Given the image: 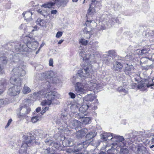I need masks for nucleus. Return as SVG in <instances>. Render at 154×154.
<instances>
[{
	"label": "nucleus",
	"instance_id": "nucleus-47",
	"mask_svg": "<svg viewBox=\"0 0 154 154\" xmlns=\"http://www.w3.org/2000/svg\"><path fill=\"white\" fill-rule=\"evenodd\" d=\"M20 112L18 113L17 114V116L18 118H22L24 117H25V116L23 114V113L19 111Z\"/></svg>",
	"mask_w": 154,
	"mask_h": 154
},
{
	"label": "nucleus",
	"instance_id": "nucleus-24",
	"mask_svg": "<svg viewBox=\"0 0 154 154\" xmlns=\"http://www.w3.org/2000/svg\"><path fill=\"white\" fill-rule=\"evenodd\" d=\"M96 98V97L94 94H87L84 98V101L87 102L88 103H90L89 101L92 102Z\"/></svg>",
	"mask_w": 154,
	"mask_h": 154
},
{
	"label": "nucleus",
	"instance_id": "nucleus-45",
	"mask_svg": "<svg viewBox=\"0 0 154 154\" xmlns=\"http://www.w3.org/2000/svg\"><path fill=\"white\" fill-rule=\"evenodd\" d=\"M53 142V141L50 139H46L45 141L46 144L49 146H52Z\"/></svg>",
	"mask_w": 154,
	"mask_h": 154
},
{
	"label": "nucleus",
	"instance_id": "nucleus-58",
	"mask_svg": "<svg viewBox=\"0 0 154 154\" xmlns=\"http://www.w3.org/2000/svg\"><path fill=\"white\" fill-rule=\"evenodd\" d=\"M53 60L52 59H50L49 62V64L50 66H53Z\"/></svg>",
	"mask_w": 154,
	"mask_h": 154
},
{
	"label": "nucleus",
	"instance_id": "nucleus-41",
	"mask_svg": "<svg viewBox=\"0 0 154 154\" xmlns=\"http://www.w3.org/2000/svg\"><path fill=\"white\" fill-rule=\"evenodd\" d=\"M149 51V49L144 48L140 51L139 53L140 54L143 55V54L148 53Z\"/></svg>",
	"mask_w": 154,
	"mask_h": 154
},
{
	"label": "nucleus",
	"instance_id": "nucleus-27",
	"mask_svg": "<svg viewBox=\"0 0 154 154\" xmlns=\"http://www.w3.org/2000/svg\"><path fill=\"white\" fill-rule=\"evenodd\" d=\"M98 104V102L97 99H95L94 102L92 103H89V108L90 109L95 110L97 108V106Z\"/></svg>",
	"mask_w": 154,
	"mask_h": 154
},
{
	"label": "nucleus",
	"instance_id": "nucleus-3",
	"mask_svg": "<svg viewBox=\"0 0 154 154\" xmlns=\"http://www.w3.org/2000/svg\"><path fill=\"white\" fill-rule=\"evenodd\" d=\"M25 136V139L23 141L22 145L19 151L20 153L21 154H28L27 151V148L38 143L33 135L30 134L28 137Z\"/></svg>",
	"mask_w": 154,
	"mask_h": 154
},
{
	"label": "nucleus",
	"instance_id": "nucleus-61",
	"mask_svg": "<svg viewBox=\"0 0 154 154\" xmlns=\"http://www.w3.org/2000/svg\"><path fill=\"white\" fill-rule=\"evenodd\" d=\"M4 100L0 98V106L4 104Z\"/></svg>",
	"mask_w": 154,
	"mask_h": 154
},
{
	"label": "nucleus",
	"instance_id": "nucleus-7",
	"mask_svg": "<svg viewBox=\"0 0 154 154\" xmlns=\"http://www.w3.org/2000/svg\"><path fill=\"white\" fill-rule=\"evenodd\" d=\"M92 22L91 20H87L86 22V24L87 26L83 30L84 36V37L86 39L90 38H91V35H92L93 32H92L93 29L92 28H91L89 27L90 25L91 26V24L89 23H91Z\"/></svg>",
	"mask_w": 154,
	"mask_h": 154
},
{
	"label": "nucleus",
	"instance_id": "nucleus-35",
	"mask_svg": "<svg viewBox=\"0 0 154 154\" xmlns=\"http://www.w3.org/2000/svg\"><path fill=\"white\" fill-rule=\"evenodd\" d=\"M55 5V0H53V2H51L46 4H44L42 6L45 8H50L52 6Z\"/></svg>",
	"mask_w": 154,
	"mask_h": 154
},
{
	"label": "nucleus",
	"instance_id": "nucleus-62",
	"mask_svg": "<svg viewBox=\"0 0 154 154\" xmlns=\"http://www.w3.org/2000/svg\"><path fill=\"white\" fill-rule=\"evenodd\" d=\"M5 87H3V89H0V94H1L5 90Z\"/></svg>",
	"mask_w": 154,
	"mask_h": 154
},
{
	"label": "nucleus",
	"instance_id": "nucleus-19",
	"mask_svg": "<svg viewBox=\"0 0 154 154\" xmlns=\"http://www.w3.org/2000/svg\"><path fill=\"white\" fill-rule=\"evenodd\" d=\"M81 122L74 119H71L69 120V124L70 127L73 128L75 127H78L81 125Z\"/></svg>",
	"mask_w": 154,
	"mask_h": 154
},
{
	"label": "nucleus",
	"instance_id": "nucleus-9",
	"mask_svg": "<svg viewBox=\"0 0 154 154\" xmlns=\"http://www.w3.org/2000/svg\"><path fill=\"white\" fill-rule=\"evenodd\" d=\"M89 103H88L87 102H84V103L79 108L78 107L75 105H72L70 106V108L72 109V111L74 109L75 110L77 111V109H79L80 111L82 112H85L87 109L89 108Z\"/></svg>",
	"mask_w": 154,
	"mask_h": 154
},
{
	"label": "nucleus",
	"instance_id": "nucleus-60",
	"mask_svg": "<svg viewBox=\"0 0 154 154\" xmlns=\"http://www.w3.org/2000/svg\"><path fill=\"white\" fill-rule=\"evenodd\" d=\"M66 152L69 153H71L72 152H74V150L73 149H72L71 148H69L67 150Z\"/></svg>",
	"mask_w": 154,
	"mask_h": 154
},
{
	"label": "nucleus",
	"instance_id": "nucleus-50",
	"mask_svg": "<svg viewBox=\"0 0 154 154\" xmlns=\"http://www.w3.org/2000/svg\"><path fill=\"white\" fill-rule=\"evenodd\" d=\"M63 32L60 31H59L57 32L56 34V37L57 38L60 37L62 35Z\"/></svg>",
	"mask_w": 154,
	"mask_h": 154
},
{
	"label": "nucleus",
	"instance_id": "nucleus-23",
	"mask_svg": "<svg viewBox=\"0 0 154 154\" xmlns=\"http://www.w3.org/2000/svg\"><path fill=\"white\" fill-rule=\"evenodd\" d=\"M23 17L25 20L27 21H30L32 20V13L30 11H26L22 14Z\"/></svg>",
	"mask_w": 154,
	"mask_h": 154
},
{
	"label": "nucleus",
	"instance_id": "nucleus-12",
	"mask_svg": "<svg viewBox=\"0 0 154 154\" xmlns=\"http://www.w3.org/2000/svg\"><path fill=\"white\" fill-rule=\"evenodd\" d=\"M131 149L133 152L140 154H145L147 152V151L145 147L143 146H140L136 148L135 146L131 147Z\"/></svg>",
	"mask_w": 154,
	"mask_h": 154
},
{
	"label": "nucleus",
	"instance_id": "nucleus-4",
	"mask_svg": "<svg viewBox=\"0 0 154 154\" xmlns=\"http://www.w3.org/2000/svg\"><path fill=\"white\" fill-rule=\"evenodd\" d=\"M26 38L28 41L26 44L23 43L16 45L15 49L17 51H27L28 48L32 50H35L38 47V44L37 42H31L30 41L31 39L30 37H26Z\"/></svg>",
	"mask_w": 154,
	"mask_h": 154
},
{
	"label": "nucleus",
	"instance_id": "nucleus-6",
	"mask_svg": "<svg viewBox=\"0 0 154 154\" xmlns=\"http://www.w3.org/2000/svg\"><path fill=\"white\" fill-rule=\"evenodd\" d=\"M91 69V66L90 65L85 66L82 69L79 71L78 75L81 78H87L89 75Z\"/></svg>",
	"mask_w": 154,
	"mask_h": 154
},
{
	"label": "nucleus",
	"instance_id": "nucleus-30",
	"mask_svg": "<svg viewBox=\"0 0 154 154\" xmlns=\"http://www.w3.org/2000/svg\"><path fill=\"white\" fill-rule=\"evenodd\" d=\"M36 24L41 26H43L46 24L45 21L44 20H42L40 18H38L36 21Z\"/></svg>",
	"mask_w": 154,
	"mask_h": 154
},
{
	"label": "nucleus",
	"instance_id": "nucleus-59",
	"mask_svg": "<svg viewBox=\"0 0 154 154\" xmlns=\"http://www.w3.org/2000/svg\"><path fill=\"white\" fill-rule=\"evenodd\" d=\"M134 75V76H134V77H136L134 78V80L135 81L138 82V79L140 78V76L138 75L139 76V77H138L137 76H136L135 75Z\"/></svg>",
	"mask_w": 154,
	"mask_h": 154
},
{
	"label": "nucleus",
	"instance_id": "nucleus-5",
	"mask_svg": "<svg viewBox=\"0 0 154 154\" xmlns=\"http://www.w3.org/2000/svg\"><path fill=\"white\" fill-rule=\"evenodd\" d=\"M87 85H85L88 90L89 91L93 90L94 92H98L101 89L100 85L98 83L96 79L91 80L88 82Z\"/></svg>",
	"mask_w": 154,
	"mask_h": 154
},
{
	"label": "nucleus",
	"instance_id": "nucleus-16",
	"mask_svg": "<svg viewBox=\"0 0 154 154\" xmlns=\"http://www.w3.org/2000/svg\"><path fill=\"white\" fill-rule=\"evenodd\" d=\"M10 81L11 83L14 85V86H19L21 87L22 80L19 78V77L11 76Z\"/></svg>",
	"mask_w": 154,
	"mask_h": 154
},
{
	"label": "nucleus",
	"instance_id": "nucleus-38",
	"mask_svg": "<svg viewBox=\"0 0 154 154\" xmlns=\"http://www.w3.org/2000/svg\"><path fill=\"white\" fill-rule=\"evenodd\" d=\"M94 12V10L91 8V6L90 5L87 14L86 15L87 17H88L89 15H93Z\"/></svg>",
	"mask_w": 154,
	"mask_h": 154
},
{
	"label": "nucleus",
	"instance_id": "nucleus-52",
	"mask_svg": "<svg viewBox=\"0 0 154 154\" xmlns=\"http://www.w3.org/2000/svg\"><path fill=\"white\" fill-rule=\"evenodd\" d=\"M44 152L45 153H52V151L51 150V149L50 148H48L46 149Z\"/></svg>",
	"mask_w": 154,
	"mask_h": 154
},
{
	"label": "nucleus",
	"instance_id": "nucleus-42",
	"mask_svg": "<svg viewBox=\"0 0 154 154\" xmlns=\"http://www.w3.org/2000/svg\"><path fill=\"white\" fill-rule=\"evenodd\" d=\"M148 62V60L147 57H142L140 59L141 64L146 63Z\"/></svg>",
	"mask_w": 154,
	"mask_h": 154
},
{
	"label": "nucleus",
	"instance_id": "nucleus-21",
	"mask_svg": "<svg viewBox=\"0 0 154 154\" xmlns=\"http://www.w3.org/2000/svg\"><path fill=\"white\" fill-rule=\"evenodd\" d=\"M69 0H55V4L58 7H65L69 2Z\"/></svg>",
	"mask_w": 154,
	"mask_h": 154
},
{
	"label": "nucleus",
	"instance_id": "nucleus-26",
	"mask_svg": "<svg viewBox=\"0 0 154 154\" xmlns=\"http://www.w3.org/2000/svg\"><path fill=\"white\" fill-rule=\"evenodd\" d=\"M87 129L86 128H84L82 130H79L76 133V136L78 138L82 137L85 135L87 133Z\"/></svg>",
	"mask_w": 154,
	"mask_h": 154
},
{
	"label": "nucleus",
	"instance_id": "nucleus-54",
	"mask_svg": "<svg viewBox=\"0 0 154 154\" xmlns=\"http://www.w3.org/2000/svg\"><path fill=\"white\" fill-rule=\"evenodd\" d=\"M42 109H43V110L41 112V116L42 115H43V114L45 113L46 111L48 110V107H45L44 108H42Z\"/></svg>",
	"mask_w": 154,
	"mask_h": 154
},
{
	"label": "nucleus",
	"instance_id": "nucleus-25",
	"mask_svg": "<svg viewBox=\"0 0 154 154\" xmlns=\"http://www.w3.org/2000/svg\"><path fill=\"white\" fill-rule=\"evenodd\" d=\"M62 144L64 146H72L73 145L74 142L71 139L65 140L63 141Z\"/></svg>",
	"mask_w": 154,
	"mask_h": 154
},
{
	"label": "nucleus",
	"instance_id": "nucleus-31",
	"mask_svg": "<svg viewBox=\"0 0 154 154\" xmlns=\"http://www.w3.org/2000/svg\"><path fill=\"white\" fill-rule=\"evenodd\" d=\"M112 59V57L110 56L106 55V56H105V58L103 59V61L106 64H108L111 62Z\"/></svg>",
	"mask_w": 154,
	"mask_h": 154
},
{
	"label": "nucleus",
	"instance_id": "nucleus-14",
	"mask_svg": "<svg viewBox=\"0 0 154 154\" xmlns=\"http://www.w3.org/2000/svg\"><path fill=\"white\" fill-rule=\"evenodd\" d=\"M53 75V72L50 71L45 72V73L38 74L40 79L42 80L46 79H49L52 77Z\"/></svg>",
	"mask_w": 154,
	"mask_h": 154
},
{
	"label": "nucleus",
	"instance_id": "nucleus-43",
	"mask_svg": "<svg viewBox=\"0 0 154 154\" xmlns=\"http://www.w3.org/2000/svg\"><path fill=\"white\" fill-rule=\"evenodd\" d=\"M7 84L6 80L4 79H2L0 81V85L3 86V87H6Z\"/></svg>",
	"mask_w": 154,
	"mask_h": 154
},
{
	"label": "nucleus",
	"instance_id": "nucleus-44",
	"mask_svg": "<svg viewBox=\"0 0 154 154\" xmlns=\"http://www.w3.org/2000/svg\"><path fill=\"white\" fill-rule=\"evenodd\" d=\"M79 42L82 45H85L87 44L88 41L84 38H82L80 40Z\"/></svg>",
	"mask_w": 154,
	"mask_h": 154
},
{
	"label": "nucleus",
	"instance_id": "nucleus-56",
	"mask_svg": "<svg viewBox=\"0 0 154 154\" xmlns=\"http://www.w3.org/2000/svg\"><path fill=\"white\" fill-rule=\"evenodd\" d=\"M58 143L56 142H54L53 141V142L52 144V146H54L55 148L57 147L58 146Z\"/></svg>",
	"mask_w": 154,
	"mask_h": 154
},
{
	"label": "nucleus",
	"instance_id": "nucleus-37",
	"mask_svg": "<svg viewBox=\"0 0 154 154\" xmlns=\"http://www.w3.org/2000/svg\"><path fill=\"white\" fill-rule=\"evenodd\" d=\"M30 89L27 86L24 85L23 90V93L24 94H26L29 93L31 91Z\"/></svg>",
	"mask_w": 154,
	"mask_h": 154
},
{
	"label": "nucleus",
	"instance_id": "nucleus-20",
	"mask_svg": "<svg viewBox=\"0 0 154 154\" xmlns=\"http://www.w3.org/2000/svg\"><path fill=\"white\" fill-rule=\"evenodd\" d=\"M7 57H0V74L3 73V67L7 64Z\"/></svg>",
	"mask_w": 154,
	"mask_h": 154
},
{
	"label": "nucleus",
	"instance_id": "nucleus-55",
	"mask_svg": "<svg viewBox=\"0 0 154 154\" xmlns=\"http://www.w3.org/2000/svg\"><path fill=\"white\" fill-rule=\"evenodd\" d=\"M69 95L70 97L72 99L74 98L75 97V94L72 92H69Z\"/></svg>",
	"mask_w": 154,
	"mask_h": 154
},
{
	"label": "nucleus",
	"instance_id": "nucleus-64",
	"mask_svg": "<svg viewBox=\"0 0 154 154\" xmlns=\"http://www.w3.org/2000/svg\"><path fill=\"white\" fill-rule=\"evenodd\" d=\"M46 84L47 85L48 88H49L51 87V84L48 82H46Z\"/></svg>",
	"mask_w": 154,
	"mask_h": 154
},
{
	"label": "nucleus",
	"instance_id": "nucleus-32",
	"mask_svg": "<svg viewBox=\"0 0 154 154\" xmlns=\"http://www.w3.org/2000/svg\"><path fill=\"white\" fill-rule=\"evenodd\" d=\"M80 145L77 146H75L73 149L74 152L76 153L77 152L76 154H82L81 152V151L82 148H83V146L81 145V146L79 147Z\"/></svg>",
	"mask_w": 154,
	"mask_h": 154
},
{
	"label": "nucleus",
	"instance_id": "nucleus-2",
	"mask_svg": "<svg viewBox=\"0 0 154 154\" xmlns=\"http://www.w3.org/2000/svg\"><path fill=\"white\" fill-rule=\"evenodd\" d=\"M33 95L34 98H36V99L38 100L44 97L46 99L41 102V104L43 106L55 104L56 103L55 101L56 99L60 97L59 94L55 91H51L45 94L43 91H39L34 93Z\"/></svg>",
	"mask_w": 154,
	"mask_h": 154
},
{
	"label": "nucleus",
	"instance_id": "nucleus-51",
	"mask_svg": "<svg viewBox=\"0 0 154 154\" xmlns=\"http://www.w3.org/2000/svg\"><path fill=\"white\" fill-rule=\"evenodd\" d=\"M109 21L110 22V25H114L115 22H116L117 20L115 18H113Z\"/></svg>",
	"mask_w": 154,
	"mask_h": 154
},
{
	"label": "nucleus",
	"instance_id": "nucleus-8",
	"mask_svg": "<svg viewBox=\"0 0 154 154\" xmlns=\"http://www.w3.org/2000/svg\"><path fill=\"white\" fill-rule=\"evenodd\" d=\"M11 76L19 77L23 76L25 74V71L21 67H18L14 68L11 72Z\"/></svg>",
	"mask_w": 154,
	"mask_h": 154
},
{
	"label": "nucleus",
	"instance_id": "nucleus-63",
	"mask_svg": "<svg viewBox=\"0 0 154 154\" xmlns=\"http://www.w3.org/2000/svg\"><path fill=\"white\" fill-rule=\"evenodd\" d=\"M57 11L56 10H54L51 11V14H55L57 13Z\"/></svg>",
	"mask_w": 154,
	"mask_h": 154
},
{
	"label": "nucleus",
	"instance_id": "nucleus-46",
	"mask_svg": "<svg viewBox=\"0 0 154 154\" xmlns=\"http://www.w3.org/2000/svg\"><path fill=\"white\" fill-rule=\"evenodd\" d=\"M118 91L119 92H123L125 93V94L127 93L128 92L127 90L123 88L122 87H120L119 88Z\"/></svg>",
	"mask_w": 154,
	"mask_h": 154
},
{
	"label": "nucleus",
	"instance_id": "nucleus-1",
	"mask_svg": "<svg viewBox=\"0 0 154 154\" xmlns=\"http://www.w3.org/2000/svg\"><path fill=\"white\" fill-rule=\"evenodd\" d=\"M101 137L103 141H107L111 140L112 141V149H109L107 151L108 153L109 154H114L111 152L118 147L125 146L127 144L126 140L122 136L113 134L112 133H103L101 134Z\"/></svg>",
	"mask_w": 154,
	"mask_h": 154
},
{
	"label": "nucleus",
	"instance_id": "nucleus-28",
	"mask_svg": "<svg viewBox=\"0 0 154 154\" xmlns=\"http://www.w3.org/2000/svg\"><path fill=\"white\" fill-rule=\"evenodd\" d=\"M97 134V133L95 131L91 132L88 134L86 137V140H90L93 138L95 137Z\"/></svg>",
	"mask_w": 154,
	"mask_h": 154
},
{
	"label": "nucleus",
	"instance_id": "nucleus-36",
	"mask_svg": "<svg viewBox=\"0 0 154 154\" xmlns=\"http://www.w3.org/2000/svg\"><path fill=\"white\" fill-rule=\"evenodd\" d=\"M79 76V75H78V74H77L75 76H73V77L71 79V80L73 84L76 83L77 82H79L78 81H79V79L78 77Z\"/></svg>",
	"mask_w": 154,
	"mask_h": 154
},
{
	"label": "nucleus",
	"instance_id": "nucleus-22",
	"mask_svg": "<svg viewBox=\"0 0 154 154\" xmlns=\"http://www.w3.org/2000/svg\"><path fill=\"white\" fill-rule=\"evenodd\" d=\"M122 67L123 66L120 63L116 62L113 64L112 69L115 71L119 72L122 69Z\"/></svg>",
	"mask_w": 154,
	"mask_h": 154
},
{
	"label": "nucleus",
	"instance_id": "nucleus-33",
	"mask_svg": "<svg viewBox=\"0 0 154 154\" xmlns=\"http://www.w3.org/2000/svg\"><path fill=\"white\" fill-rule=\"evenodd\" d=\"M41 118V116L38 115L35 116L31 118V122L33 123H35L39 121Z\"/></svg>",
	"mask_w": 154,
	"mask_h": 154
},
{
	"label": "nucleus",
	"instance_id": "nucleus-57",
	"mask_svg": "<svg viewBox=\"0 0 154 154\" xmlns=\"http://www.w3.org/2000/svg\"><path fill=\"white\" fill-rule=\"evenodd\" d=\"M61 118L63 121H65L67 119V117L66 115L65 114H62Z\"/></svg>",
	"mask_w": 154,
	"mask_h": 154
},
{
	"label": "nucleus",
	"instance_id": "nucleus-48",
	"mask_svg": "<svg viewBox=\"0 0 154 154\" xmlns=\"http://www.w3.org/2000/svg\"><path fill=\"white\" fill-rule=\"evenodd\" d=\"M108 53L109 54V56L111 57V56L115 55L116 52L114 50H112L108 51Z\"/></svg>",
	"mask_w": 154,
	"mask_h": 154
},
{
	"label": "nucleus",
	"instance_id": "nucleus-34",
	"mask_svg": "<svg viewBox=\"0 0 154 154\" xmlns=\"http://www.w3.org/2000/svg\"><path fill=\"white\" fill-rule=\"evenodd\" d=\"M97 49H92V52L94 57V59L100 56L99 52L97 51Z\"/></svg>",
	"mask_w": 154,
	"mask_h": 154
},
{
	"label": "nucleus",
	"instance_id": "nucleus-39",
	"mask_svg": "<svg viewBox=\"0 0 154 154\" xmlns=\"http://www.w3.org/2000/svg\"><path fill=\"white\" fill-rule=\"evenodd\" d=\"M129 150L126 148H123L121 149L120 154H128L129 153Z\"/></svg>",
	"mask_w": 154,
	"mask_h": 154
},
{
	"label": "nucleus",
	"instance_id": "nucleus-29",
	"mask_svg": "<svg viewBox=\"0 0 154 154\" xmlns=\"http://www.w3.org/2000/svg\"><path fill=\"white\" fill-rule=\"evenodd\" d=\"M81 119V121L82 123L84 124L87 125L91 122V119L89 117H80Z\"/></svg>",
	"mask_w": 154,
	"mask_h": 154
},
{
	"label": "nucleus",
	"instance_id": "nucleus-53",
	"mask_svg": "<svg viewBox=\"0 0 154 154\" xmlns=\"http://www.w3.org/2000/svg\"><path fill=\"white\" fill-rule=\"evenodd\" d=\"M12 121V120L11 119H10L8 121L7 123V124L5 126V128H8L10 124L11 123V122Z\"/></svg>",
	"mask_w": 154,
	"mask_h": 154
},
{
	"label": "nucleus",
	"instance_id": "nucleus-49",
	"mask_svg": "<svg viewBox=\"0 0 154 154\" xmlns=\"http://www.w3.org/2000/svg\"><path fill=\"white\" fill-rule=\"evenodd\" d=\"M131 87L135 89H138V84L136 83H133L131 85Z\"/></svg>",
	"mask_w": 154,
	"mask_h": 154
},
{
	"label": "nucleus",
	"instance_id": "nucleus-17",
	"mask_svg": "<svg viewBox=\"0 0 154 154\" xmlns=\"http://www.w3.org/2000/svg\"><path fill=\"white\" fill-rule=\"evenodd\" d=\"M138 89H139L140 91H146L147 88L152 86H154V85H148L146 83H145L144 82L142 81H140L138 83ZM151 88H152L151 87Z\"/></svg>",
	"mask_w": 154,
	"mask_h": 154
},
{
	"label": "nucleus",
	"instance_id": "nucleus-40",
	"mask_svg": "<svg viewBox=\"0 0 154 154\" xmlns=\"http://www.w3.org/2000/svg\"><path fill=\"white\" fill-rule=\"evenodd\" d=\"M98 42L97 41H94V42L91 45L92 50V49H98L99 48V46L98 45Z\"/></svg>",
	"mask_w": 154,
	"mask_h": 154
},
{
	"label": "nucleus",
	"instance_id": "nucleus-11",
	"mask_svg": "<svg viewBox=\"0 0 154 154\" xmlns=\"http://www.w3.org/2000/svg\"><path fill=\"white\" fill-rule=\"evenodd\" d=\"M134 67L132 65H129L128 64H126L125 66V69L124 72L126 74L129 75L131 76H134V75H135L136 76H137L139 77L138 75H137L134 72Z\"/></svg>",
	"mask_w": 154,
	"mask_h": 154
},
{
	"label": "nucleus",
	"instance_id": "nucleus-10",
	"mask_svg": "<svg viewBox=\"0 0 154 154\" xmlns=\"http://www.w3.org/2000/svg\"><path fill=\"white\" fill-rule=\"evenodd\" d=\"M20 90L21 87L19 86L11 87L8 90V94L11 96H16L20 94Z\"/></svg>",
	"mask_w": 154,
	"mask_h": 154
},
{
	"label": "nucleus",
	"instance_id": "nucleus-15",
	"mask_svg": "<svg viewBox=\"0 0 154 154\" xmlns=\"http://www.w3.org/2000/svg\"><path fill=\"white\" fill-rule=\"evenodd\" d=\"M19 111H21L23 114L26 116L29 114L31 111L30 108L26 105L21 104L20 106Z\"/></svg>",
	"mask_w": 154,
	"mask_h": 154
},
{
	"label": "nucleus",
	"instance_id": "nucleus-13",
	"mask_svg": "<svg viewBox=\"0 0 154 154\" xmlns=\"http://www.w3.org/2000/svg\"><path fill=\"white\" fill-rule=\"evenodd\" d=\"M79 55L83 60H94V57L89 54H86L83 50L79 51Z\"/></svg>",
	"mask_w": 154,
	"mask_h": 154
},
{
	"label": "nucleus",
	"instance_id": "nucleus-18",
	"mask_svg": "<svg viewBox=\"0 0 154 154\" xmlns=\"http://www.w3.org/2000/svg\"><path fill=\"white\" fill-rule=\"evenodd\" d=\"M85 87L84 86L83 87L82 84L80 82H77L76 83V85L75 87V90L78 93H79L81 94H84L86 91L83 88Z\"/></svg>",
	"mask_w": 154,
	"mask_h": 154
}]
</instances>
